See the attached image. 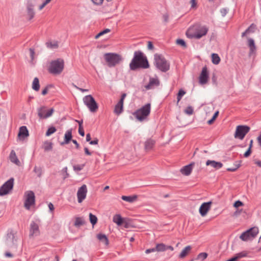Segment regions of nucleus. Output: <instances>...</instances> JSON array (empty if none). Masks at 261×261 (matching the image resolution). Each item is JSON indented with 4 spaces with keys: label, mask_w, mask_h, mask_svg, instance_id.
Returning a JSON list of instances; mask_svg holds the SVG:
<instances>
[{
    "label": "nucleus",
    "mask_w": 261,
    "mask_h": 261,
    "mask_svg": "<svg viewBox=\"0 0 261 261\" xmlns=\"http://www.w3.org/2000/svg\"><path fill=\"white\" fill-rule=\"evenodd\" d=\"M149 66L148 61L145 56L141 51H136L134 57L129 63V68L136 70L139 68L146 69Z\"/></svg>",
    "instance_id": "nucleus-1"
},
{
    "label": "nucleus",
    "mask_w": 261,
    "mask_h": 261,
    "mask_svg": "<svg viewBox=\"0 0 261 261\" xmlns=\"http://www.w3.org/2000/svg\"><path fill=\"white\" fill-rule=\"evenodd\" d=\"M156 67L162 72H166L170 69V63L161 55L155 54L154 56Z\"/></svg>",
    "instance_id": "nucleus-2"
},
{
    "label": "nucleus",
    "mask_w": 261,
    "mask_h": 261,
    "mask_svg": "<svg viewBox=\"0 0 261 261\" xmlns=\"http://www.w3.org/2000/svg\"><path fill=\"white\" fill-rule=\"evenodd\" d=\"M104 58L109 67H114L119 64L123 59L120 55L112 53L105 54Z\"/></svg>",
    "instance_id": "nucleus-3"
},
{
    "label": "nucleus",
    "mask_w": 261,
    "mask_h": 261,
    "mask_svg": "<svg viewBox=\"0 0 261 261\" xmlns=\"http://www.w3.org/2000/svg\"><path fill=\"white\" fill-rule=\"evenodd\" d=\"M64 67V62L63 60L58 59L50 62L48 71L52 74H59L62 72Z\"/></svg>",
    "instance_id": "nucleus-4"
},
{
    "label": "nucleus",
    "mask_w": 261,
    "mask_h": 261,
    "mask_svg": "<svg viewBox=\"0 0 261 261\" xmlns=\"http://www.w3.org/2000/svg\"><path fill=\"white\" fill-rule=\"evenodd\" d=\"M150 104L148 103L140 109L136 110L133 115L139 121L144 120L150 113Z\"/></svg>",
    "instance_id": "nucleus-5"
},
{
    "label": "nucleus",
    "mask_w": 261,
    "mask_h": 261,
    "mask_svg": "<svg viewBox=\"0 0 261 261\" xmlns=\"http://www.w3.org/2000/svg\"><path fill=\"white\" fill-rule=\"evenodd\" d=\"M208 30V28L205 25L199 26L194 33H191V29L189 30L186 33V35L189 38H195L199 39L206 35Z\"/></svg>",
    "instance_id": "nucleus-6"
},
{
    "label": "nucleus",
    "mask_w": 261,
    "mask_h": 261,
    "mask_svg": "<svg viewBox=\"0 0 261 261\" xmlns=\"http://www.w3.org/2000/svg\"><path fill=\"white\" fill-rule=\"evenodd\" d=\"M258 233L257 227H252L248 230L243 232L240 237V238L244 241H248L253 239Z\"/></svg>",
    "instance_id": "nucleus-7"
},
{
    "label": "nucleus",
    "mask_w": 261,
    "mask_h": 261,
    "mask_svg": "<svg viewBox=\"0 0 261 261\" xmlns=\"http://www.w3.org/2000/svg\"><path fill=\"white\" fill-rule=\"evenodd\" d=\"M54 112V108L48 109L45 106H42L37 108L38 116L41 119H45L50 117L52 116Z\"/></svg>",
    "instance_id": "nucleus-8"
},
{
    "label": "nucleus",
    "mask_w": 261,
    "mask_h": 261,
    "mask_svg": "<svg viewBox=\"0 0 261 261\" xmlns=\"http://www.w3.org/2000/svg\"><path fill=\"white\" fill-rule=\"evenodd\" d=\"M24 207L29 210L31 207L35 203V196L33 191H27L24 193Z\"/></svg>",
    "instance_id": "nucleus-9"
},
{
    "label": "nucleus",
    "mask_w": 261,
    "mask_h": 261,
    "mask_svg": "<svg viewBox=\"0 0 261 261\" xmlns=\"http://www.w3.org/2000/svg\"><path fill=\"white\" fill-rule=\"evenodd\" d=\"M83 101L91 112H95L98 109V105L92 95L85 96L83 98Z\"/></svg>",
    "instance_id": "nucleus-10"
},
{
    "label": "nucleus",
    "mask_w": 261,
    "mask_h": 261,
    "mask_svg": "<svg viewBox=\"0 0 261 261\" xmlns=\"http://www.w3.org/2000/svg\"><path fill=\"white\" fill-rule=\"evenodd\" d=\"M250 128L247 125H238L236 127L234 137L236 139L243 140L246 135L250 131Z\"/></svg>",
    "instance_id": "nucleus-11"
},
{
    "label": "nucleus",
    "mask_w": 261,
    "mask_h": 261,
    "mask_svg": "<svg viewBox=\"0 0 261 261\" xmlns=\"http://www.w3.org/2000/svg\"><path fill=\"white\" fill-rule=\"evenodd\" d=\"M13 178H11L5 182L0 187V196H4L9 193V192L13 189Z\"/></svg>",
    "instance_id": "nucleus-12"
},
{
    "label": "nucleus",
    "mask_w": 261,
    "mask_h": 261,
    "mask_svg": "<svg viewBox=\"0 0 261 261\" xmlns=\"http://www.w3.org/2000/svg\"><path fill=\"white\" fill-rule=\"evenodd\" d=\"M6 243L8 247L16 248V240L15 239V234L12 230L10 231L7 233Z\"/></svg>",
    "instance_id": "nucleus-13"
},
{
    "label": "nucleus",
    "mask_w": 261,
    "mask_h": 261,
    "mask_svg": "<svg viewBox=\"0 0 261 261\" xmlns=\"http://www.w3.org/2000/svg\"><path fill=\"white\" fill-rule=\"evenodd\" d=\"M87 188L86 185H82L77 190V197L79 203H81L86 197Z\"/></svg>",
    "instance_id": "nucleus-14"
},
{
    "label": "nucleus",
    "mask_w": 261,
    "mask_h": 261,
    "mask_svg": "<svg viewBox=\"0 0 261 261\" xmlns=\"http://www.w3.org/2000/svg\"><path fill=\"white\" fill-rule=\"evenodd\" d=\"M208 73L206 67L202 68L201 72L199 76V82L201 85L205 84L208 81Z\"/></svg>",
    "instance_id": "nucleus-15"
},
{
    "label": "nucleus",
    "mask_w": 261,
    "mask_h": 261,
    "mask_svg": "<svg viewBox=\"0 0 261 261\" xmlns=\"http://www.w3.org/2000/svg\"><path fill=\"white\" fill-rule=\"evenodd\" d=\"M160 81L158 77H150L149 83L145 86L146 90H150L159 86Z\"/></svg>",
    "instance_id": "nucleus-16"
},
{
    "label": "nucleus",
    "mask_w": 261,
    "mask_h": 261,
    "mask_svg": "<svg viewBox=\"0 0 261 261\" xmlns=\"http://www.w3.org/2000/svg\"><path fill=\"white\" fill-rule=\"evenodd\" d=\"M211 201L203 203L199 208V213L202 216H204L211 208Z\"/></svg>",
    "instance_id": "nucleus-17"
},
{
    "label": "nucleus",
    "mask_w": 261,
    "mask_h": 261,
    "mask_svg": "<svg viewBox=\"0 0 261 261\" xmlns=\"http://www.w3.org/2000/svg\"><path fill=\"white\" fill-rule=\"evenodd\" d=\"M40 231L39 229V226L34 221L31 222L30 224V236H37L39 234Z\"/></svg>",
    "instance_id": "nucleus-18"
},
{
    "label": "nucleus",
    "mask_w": 261,
    "mask_h": 261,
    "mask_svg": "<svg viewBox=\"0 0 261 261\" xmlns=\"http://www.w3.org/2000/svg\"><path fill=\"white\" fill-rule=\"evenodd\" d=\"M29 135V131L25 126H22L19 128L18 138L20 140H23Z\"/></svg>",
    "instance_id": "nucleus-19"
},
{
    "label": "nucleus",
    "mask_w": 261,
    "mask_h": 261,
    "mask_svg": "<svg viewBox=\"0 0 261 261\" xmlns=\"http://www.w3.org/2000/svg\"><path fill=\"white\" fill-rule=\"evenodd\" d=\"M194 165V163H191L189 165H187L186 166H185L182 168H181L180 170V172L182 174L188 176L189 175L192 170L193 166Z\"/></svg>",
    "instance_id": "nucleus-20"
},
{
    "label": "nucleus",
    "mask_w": 261,
    "mask_h": 261,
    "mask_svg": "<svg viewBox=\"0 0 261 261\" xmlns=\"http://www.w3.org/2000/svg\"><path fill=\"white\" fill-rule=\"evenodd\" d=\"M248 45L250 49L249 56L251 57L252 55L255 54L256 49L254 41L252 38H249L248 39Z\"/></svg>",
    "instance_id": "nucleus-21"
},
{
    "label": "nucleus",
    "mask_w": 261,
    "mask_h": 261,
    "mask_svg": "<svg viewBox=\"0 0 261 261\" xmlns=\"http://www.w3.org/2000/svg\"><path fill=\"white\" fill-rule=\"evenodd\" d=\"M206 165L211 166L216 169H220L223 166V164L221 162L213 160H207L206 162Z\"/></svg>",
    "instance_id": "nucleus-22"
},
{
    "label": "nucleus",
    "mask_w": 261,
    "mask_h": 261,
    "mask_svg": "<svg viewBox=\"0 0 261 261\" xmlns=\"http://www.w3.org/2000/svg\"><path fill=\"white\" fill-rule=\"evenodd\" d=\"M72 139V129H68L65 134L64 141L61 143V145L67 144Z\"/></svg>",
    "instance_id": "nucleus-23"
},
{
    "label": "nucleus",
    "mask_w": 261,
    "mask_h": 261,
    "mask_svg": "<svg viewBox=\"0 0 261 261\" xmlns=\"http://www.w3.org/2000/svg\"><path fill=\"white\" fill-rule=\"evenodd\" d=\"M97 238L101 242L103 243L106 245L109 244V240L106 234L99 233L97 235Z\"/></svg>",
    "instance_id": "nucleus-24"
},
{
    "label": "nucleus",
    "mask_w": 261,
    "mask_h": 261,
    "mask_svg": "<svg viewBox=\"0 0 261 261\" xmlns=\"http://www.w3.org/2000/svg\"><path fill=\"white\" fill-rule=\"evenodd\" d=\"M191 249V247L190 246H187L185 247L183 250L181 251V253L179 255V258H184L185 257L189 252L190 251Z\"/></svg>",
    "instance_id": "nucleus-25"
},
{
    "label": "nucleus",
    "mask_w": 261,
    "mask_h": 261,
    "mask_svg": "<svg viewBox=\"0 0 261 261\" xmlns=\"http://www.w3.org/2000/svg\"><path fill=\"white\" fill-rule=\"evenodd\" d=\"M123 104L120 102H118L114 109V113L117 115L120 114L123 111Z\"/></svg>",
    "instance_id": "nucleus-26"
},
{
    "label": "nucleus",
    "mask_w": 261,
    "mask_h": 261,
    "mask_svg": "<svg viewBox=\"0 0 261 261\" xmlns=\"http://www.w3.org/2000/svg\"><path fill=\"white\" fill-rule=\"evenodd\" d=\"M155 144V141L152 139H148L145 143L146 150H150L152 148Z\"/></svg>",
    "instance_id": "nucleus-27"
},
{
    "label": "nucleus",
    "mask_w": 261,
    "mask_h": 261,
    "mask_svg": "<svg viewBox=\"0 0 261 261\" xmlns=\"http://www.w3.org/2000/svg\"><path fill=\"white\" fill-rule=\"evenodd\" d=\"M27 12L28 15L29 16V19H32L34 17L35 14V13L33 10V5H32L31 4H29L27 6Z\"/></svg>",
    "instance_id": "nucleus-28"
},
{
    "label": "nucleus",
    "mask_w": 261,
    "mask_h": 261,
    "mask_svg": "<svg viewBox=\"0 0 261 261\" xmlns=\"http://www.w3.org/2000/svg\"><path fill=\"white\" fill-rule=\"evenodd\" d=\"M10 159L12 163H14L16 165H18L19 163V161L16 155V153L14 150H12L10 152Z\"/></svg>",
    "instance_id": "nucleus-29"
},
{
    "label": "nucleus",
    "mask_w": 261,
    "mask_h": 261,
    "mask_svg": "<svg viewBox=\"0 0 261 261\" xmlns=\"http://www.w3.org/2000/svg\"><path fill=\"white\" fill-rule=\"evenodd\" d=\"M121 198L122 200L132 203L134 202L137 198V195H133V196H122L121 197Z\"/></svg>",
    "instance_id": "nucleus-30"
},
{
    "label": "nucleus",
    "mask_w": 261,
    "mask_h": 261,
    "mask_svg": "<svg viewBox=\"0 0 261 261\" xmlns=\"http://www.w3.org/2000/svg\"><path fill=\"white\" fill-rule=\"evenodd\" d=\"M46 45L47 48L50 49L57 48L59 46L58 42L57 41H48L46 43Z\"/></svg>",
    "instance_id": "nucleus-31"
},
{
    "label": "nucleus",
    "mask_w": 261,
    "mask_h": 261,
    "mask_svg": "<svg viewBox=\"0 0 261 261\" xmlns=\"http://www.w3.org/2000/svg\"><path fill=\"white\" fill-rule=\"evenodd\" d=\"M113 221L114 223H116L118 225H121L123 223V219L120 215H115L113 218Z\"/></svg>",
    "instance_id": "nucleus-32"
},
{
    "label": "nucleus",
    "mask_w": 261,
    "mask_h": 261,
    "mask_svg": "<svg viewBox=\"0 0 261 261\" xmlns=\"http://www.w3.org/2000/svg\"><path fill=\"white\" fill-rule=\"evenodd\" d=\"M85 224V221L84 218L82 217H77L74 222V226L79 227Z\"/></svg>",
    "instance_id": "nucleus-33"
},
{
    "label": "nucleus",
    "mask_w": 261,
    "mask_h": 261,
    "mask_svg": "<svg viewBox=\"0 0 261 261\" xmlns=\"http://www.w3.org/2000/svg\"><path fill=\"white\" fill-rule=\"evenodd\" d=\"M32 88L35 91H38L40 89L39 81L38 78L35 77L32 83Z\"/></svg>",
    "instance_id": "nucleus-34"
},
{
    "label": "nucleus",
    "mask_w": 261,
    "mask_h": 261,
    "mask_svg": "<svg viewBox=\"0 0 261 261\" xmlns=\"http://www.w3.org/2000/svg\"><path fill=\"white\" fill-rule=\"evenodd\" d=\"M212 62L215 65H217L220 63V58L217 54L213 53L212 54Z\"/></svg>",
    "instance_id": "nucleus-35"
},
{
    "label": "nucleus",
    "mask_w": 261,
    "mask_h": 261,
    "mask_svg": "<svg viewBox=\"0 0 261 261\" xmlns=\"http://www.w3.org/2000/svg\"><path fill=\"white\" fill-rule=\"evenodd\" d=\"M43 148L45 151H50L53 148V143L49 141H45L43 144Z\"/></svg>",
    "instance_id": "nucleus-36"
},
{
    "label": "nucleus",
    "mask_w": 261,
    "mask_h": 261,
    "mask_svg": "<svg viewBox=\"0 0 261 261\" xmlns=\"http://www.w3.org/2000/svg\"><path fill=\"white\" fill-rule=\"evenodd\" d=\"M155 248L156 251L158 252L164 251L167 250L166 245L163 243L156 244Z\"/></svg>",
    "instance_id": "nucleus-37"
},
{
    "label": "nucleus",
    "mask_w": 261,
    "mask_h": 261,
    "mask_svg": "<svg viewBox=\"0 0 261 261\" xmlns=\"http://www.w3.org/2000/svg\"><path fill=\"white\" fill-rule=\"evenodd\" d=\"M56 130H57V129L55 127H54V126L49 127L47 129V130L46 132L45 135L46 136H49L51 135H52L53 134H54V133H55L56 132Z\"/></svg>",
    "instance_id": "nucleus-38"
},
{
    "label": "nucleus",
    "mask_w": 261,
    "mask_h": 261,
    "mask_svg": "<svg viewBox=\"0 0 261 261\" xmlns=\"http://www.w3.org/2000/svg\"><path fill=\"white\" fill-rule=\"evenodd\" d=\"M89 219L91 223L94 225H95L97 221V218L96 216L94 215H93L92 213H90L89 214Z\"/></svg>",
    "instance_id": "nucleus-39"
},
{
    "label": "nucleus",
    "mask_w": 261,
    "mask_h": 261,
    "mask_svg": "<svg viewBox=\"0 0 261 261\" xmlns=\"http://www.w3.org/2000/svg\"><path fill=\"white\" fill-rule=\"evenodd\" d=\"M33 171L37 174L38 177H40L41 176L42 172L41 167L35 166Z\"/></svg>",
    "instance_id": "nucleus-40"
},
{
    "label": "nucleus",
    "mask_w": 261,
    "mask_h": 261,
    "mask_svg": "<svg viewBox=\"0 0 261 261\" xmlns=\"http://www.w3.org/2000/svg\"><path fill=\"white\" fill-rule=\"evenodd\" d=\"M85 166V165L84 164L81 165H74L73 166V168L75 171H80L84 168Z\"/></svg>",
    "instance_id": "nucleus-41"
},
{
    "label": "nucleus",
    "mask_w": 261,
    "mask_h": 261,
    "mask_svg": "<svg viewBox=\"0 0 261 261\" xmlns=\"http://www.w3.org/2000/svg\"><path fill=\"white\" fill-rule=\"evenodd\" d=\"M185 93H186V92L184 90L180 89L179 90L178 94H177V99L178 102L180 100L182 97L185 94Z\"/></svg>",
    "instance_id": "nucleus-42"
},
{
    "label": "nucleus",
    "mask_w": 261,
    "mask_h": 261,
    "mask_svg": "<svg viewBox=\"0 0 261 261\" xmlns=\"http://www.w3.org/2000/svg\"><path fill=\"white\" fill-rule=\"evenodd\" d=\"M185 113L191 115L193 113V109L191 106H188L185 110Z\"/></svg>",
    "instance_id": "nucleus-43"
},
{
    "label": "nucleus",
    "mask_w": 261,
    "mask_h": 261,
    "mask_svg": "<svg viewBox=\"0 0 261 261\" xmlns=\"http://www.w3.org/2000/svg\"><path fill=\"white\" fill-rule=\"evenodd\" d=\"M248 255V252L247 251H242L239 253H238L236 255L237 258H240L242 257H246Z\"/></svg>",
    "instance_id": "nucleus-44"
},
{
    "label": "nucleus",
    "mask_w": 261,
    "mask_h": 261,
    "mask_svg": "<svg viewBox=\"0 0 261 261\" xmlns=\"http://www.w3.org/2000/svg\"><path fill=\"white\" fill-rule=\"evenodd\" d=\"M218 114H219V111L216 112L214 113V114L213 116L212 117V118L207 121V123L208 124H211L214 122V121L215 120L216 117L218 116Z\"/></svg>",
    "instance_id": "nucleus-45"
},
{
    "label": "nucleus",
    "mask_w": 261,
    "mask_h": 261,
    "mask_svg": "<svg viewBox=\"0 0 261 261\" xmlns=\"http://www.w3.org/2000/svg\"><path fill=\"white\" fill-rule=\"evenodd\" d=\"M176 43L178 45H180L184 47H186V43L185 41L181 39H178L176 40Z\"/></svg>",
    "instance_id": "nucleus-46"
},
{
    "label": "nucleus",
    "mask_w": 261,
    "mask_h": 261,
    "mask_svg": "<svg viewBox=\"0 0 261 261\" xmlns=\"http://www.w3.org/2000/svg\"><path fill=\"white\" fill-rule=\"evenodd\" d=\"M207 256V254L205 252H202L198 254V258L202 260L205 259Z\"/></svg>",
    "instance_id": "nucleus-47"
},
{
    "label": "nucleus",
    "mask_w": 261,
    "mask_h": 261,
    "mask_svg": "<svg viewBox=\"0 0 261 261\" xmlns=\"http://www.w3.org/2000/svg\"><path fill=\"white\" fill-rule=\"evenodd\" d=\"M240 164H236V165H235L234 167L227 168V171H231V172H234L240 167Z\"/></svg>",
    "instance_id": "nucleus-48"
},
{
    "label": "nucleus",
    "mask_w": 261,
    "mask_h": 261,
    "mask_svg": "<svg viewBox=\"0 0 261 261\" xmlns=\"http://www.w3.org/2000/svg\"><path fill=\"white\" fill-rule=\"evenodd\" d=\"M220 13L222 15V16L224 17L226 15L228 12V9L227 8H222L220 10Z\"/></svg>",
    "instance_id": "nucleus-49"
},
{
    "label": "nucleus",
    "mask_w": 261,
    "mask_h": 261,
    "mask_svg": "<svg viewBox=\"0 0 261 261\" xmlns=\"http://www.w3.org/2000/svg\"><path fill=\"white\" fill-rule=\"evenodd\" d=\"M30 51V56L31 59V62H33V60L34 59V55H35V51L34 49L33 48H30L29 49Z\"/></svg>",
    "instance_id": "nucleus-50"
},
{
    "label": "nucleus",
    "mask_w": 261,
    "mask_h": 261,
    "mask_svg": "<svg viewBox=\"0 0 261 261\" xmlns=\"http://www.w3.org/2000/svg\"><path fill=\"white\" fill-rule=\"evenodd\" d=\"M247 29H249V32L250 33H253L256 29V25L252 23Z\"/></svg>",
    "instance_id": "nucleus-51"
},
{
    "label": "nucleus",
    "mask_w": 261,
    "mask_h": 261,
    "mask_svg": "<svg viewBox=\"0 0 261 261\" xmlns=\"http://www.w3.org/2000/svg\"><path fill=\"white\" fill-rule=\"evenodd\" d=\"M242 205H243V203L240 200L236 201L233 204V206L236 208H238Z\"/></svg>",
    "instance_id": "nucleus-52"
},
{
    "label": "nucleus",
    "mask_w": 261,
    "mask_h": 261,
    "mask_svg": "<svg viewBox=\"0 0 261 261\" xmlns=\"http://www.w3.org/2000/svg\"><path fill=\"white\" fill-rule=\"evenodd\" d=\"M62 172L65 173V175H64V178L65 179L67 178L69 176V174L67 172V167H65L63 168Z\"/></svg>",
    "instance_id": "nucleus-53"
},
{
    "label": "nucleus",
    "mask_w": 261,
    "mask_h": 261,
    "mask_svg": "<svg viewBox=\"0 0 261 261\" xmlns=\"http://www.w3.org/2000/svg\"><path fill=\"white\" fill-rule=\"evenodd\" d=\"M251 153V150L250 149V147H249L247 150L244 154V156L245 158L248 157Z\"/></svg>",
    "instance_id": "nucleus-54"
},
{
    "label": "nucleus",
    "mask_w": 261,
    "mask_h": 261,
    "mask_svg": "<svg viewBox=\"0 0 261 261\" xmlns=\"http://www.w3.org/2000/svg\"><path fill=\"white\" fill-rule=\"evenodd\" d=\"M126 96V94L123 93L121 96V98H120V100L119 101V102L123 104L124 99H125Z\"/></svg>",
    "instance_id": "nucleus-55"
},
{
    "label": "nucleus",
    "mask_w": 261,
    "mask_h": 261,
    "mask_svg": "<svg viewBox=\"0 0 261 261\" xmlns=\"http://www.w3.org/2000/svg\"><path fill=\"white\" fill-rule=\"evenodd\" d=\"M156 250H155V248H149V249H147L145 250V253L146 254H149L151 252H155Z\"/></svg>",
    "instance_id": "nucleus-56"
},
{
    "label": "nucleus",
    "mask_w": 261,
    "mask_h": 261,
    "mask_svg": "<svg viewBox=\"0 0 261 261\" xmlns=\"http://www.w3.org/2000/svg\"><path fill=\"white\" fill-rule=\"evenodd\" d=\"M79 133L83 137L85 136V132L83 127H79Z\"/></svg>",
    "instance_id": "nucleus-57"
},
{
    "label": "nucleus",
    "mask_w": 261,
    "mask_h": 261,
    "mask_svg": "<svg viewBox=\"0 0 261 261\" xmlns=\"http://www.w3.org/2000/svg\"><path fill=\"white\" fill-rule=\"evenodd\" d=\"M98 140L97 138H95L93 140L90 141L89 142V144L91 145H96L98 144Z\"/></svg>",
    "instance_id": "nucleus-58"
},
{
    "label": "nucleus",
    "mask_w": 261,
    "mask_h": 261,
    "mask_svg": "<svg viewBox=\"0 0 261 261\" xmlns=\"http://www.w3.org/2000/svg\"><path fill=\"white\" fill-rule=\"evenodd\" d=\"M191 8H194L196 7V0H191Z\"/></svg>",
    "instance_id": "nucleus-59"
},
{
    "label": "nucleus",
    "mask_w": 261,
    "mask_h": 261,
    "mask_svg": "<svg viewBox=\"0 0 261 261\" xmlns=\"http://www.w3.org/2000/svg\"><path fill=\"white\" fill-rule=\"evenodd\" d=\"M110 31H111L110 29H105V30L100 32V34L101 36H102V35H103L104 34H105L106 33H109Z\"/></svg>",
    "instance_id": "nucleus-60"
},
{
    "label": "nucleus",
    "mask_w": 261,
    "mask_h": 261,
    "mask_svg": "<svg viewBox=\"0 0 261 261\" xmlns=\"http://www.w3.org/2000/svg\"><path fill=\"white\" fill-rule=\"evenodd\" d=\"M147 48L149 50H152L153 49L154 47H153V44L152 43V42L151 41L148 42Z\"/></svg>",
    "instance_id": "nucleus-61"
},
{
    "label": "nucleus",
    "mask_w": 261,
    "mask_h": 261,
    "mask_svg": "<svg viewBox=\"0 0 261 261\" xmlns=\"http://www.w3.org/2000/svg\"><path fill=\"white\" fill-rule=\"evenodd\" d=\"M96 5H100L102 3L103 0H91Z\"/></svg>",
    "instance_id": "nucleus-62"
},
{
    "label": "nucleus",
    "mask_w": 261,
    "mask_h": 261,
    "mask_svg": "<svg viewBox=\"0 0 261 261\" xmlns=\"http://www.w3.org/2000/svg\"><path fill=\"white\" fill-rule=\"evenodd\" d=\"M48 206L50 212H53V211L54 210V206L53 204V203L51 202L49 203Z\"/></svg>",
    "instance_id": "nucleus-63"
},
{
    "label": "nucleus",
    "mask_w": 261,
    "mask_h": 261,
    "mask_svg": "<svg viewBox=\"0 0 261 261\" xmlns=\"http://www.w3.org/2000/svg\"><path fill=\"white\" fill-rule=\"evenodd\" d=\"M257 140L259 145L260 146V147H261V132L257 138Z\"/></svg>",
    "instance_id": "nucleus-64"
}]
</instances>
